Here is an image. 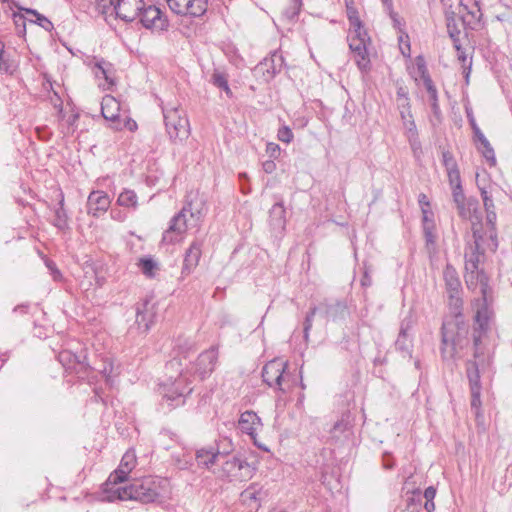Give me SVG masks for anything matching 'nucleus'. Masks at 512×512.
Masks as SVG:
<instances>
[{"mask_svg": "<svg viewBox=\"0 0 512 512\" xmlns=\"http://www.w3.org/2000/svg\"><path fill=\"white\" fill-rule=\"evenodd\" d=\"M206 198L199 191H190L182 209L171 219L168 229L163 234V240L175 243L183 238L187 230L198 228L207 213Z\"/></svg>", "mask_w": 512, "mask_h": 512, "instance_id": "f257e3e1", "label": "nucleus"}, {"mask_svg": "<svg viewBox=\"0 0 512 512\" xmlns=\"http://www.w3.org/2000/svg\"><path fill=\"white\" fill-rule=\"evenodd\" d=\"M106 492L107 495L102 496V500L108 502L136 500L143 503H152L162 498L160 483L152 478L137 480L126 487H111V491Z\"/></svg>", "mask_w": 512, "mask_h": 512, "instance_id": "f03ea898", "label": "nucleus"}, {"mask_svg": "<svg viewBox=\"0 0 512 512\" xmlns=\"http://www.w3.org/2000/svg\"><path fill=\"white\" fill-rule=\"evenodd\" d=\"M219 463L220 465L213 469V474L220 479L241 482L253 476L254 468L241 455L227 454Z\"/></svg>", "mask_w": 512, "mask_h": 512, "instance_id": "7ed1b4c3", "label": "nucleus"}, {"mask_svg": "<svg viewBox=\"0 0 512 512\" xmlns=\"http://www.w3.org/2000/svg\"><path fill=\"white\" fill-rule=\"evenodd\" d=\"M190 370L181 371L177 378H169L160 385V394L170 408H175L185 403V398L192 392L190 387Z\"/></svg>", "mask_w": 512, "mask_h": 512, "instance_id": "20e7f679", "label": "nucleus"}, {"mask_svg": "<svg viewBox=\"0 0 512 512\" xmlns=\"http://www.w3.org/2000/svg\"><path fill=\"white\" fill-rule=\"evenodd\" d=\"M347 41L358 68L363 72L368 71L370 69V59L367 46L371 43V40L363 24L349 26Z\"/></svg>", "mask_w": 512, "mask_h": 512, "instance_id": "39448f33", "label": "nucleus"}, {"mask_svg": "<svg viewBox=\"0 0 512 512\" xmlns=\"http://www.w3.org/2000/svg\"><path fill=\"white\" fill-rule=\"evenodd\" d=\"M319 311L320 316L325 321H339L345 319L348 314V307L343 301H333V302H325L320 304L319 307H313L307 313L304 323H303V337L306 342L309 340L310 330L313 325V318L315 314Z\"/></svg>", "mask_w": 512, "mask_h": 512, "instance_id": "423d86ee", "label": "nucleus"}, {"mask_svg": "<svg viewBox=\"0 0 512 512\" xmlns=\"http://www.w3.org/2000/svg\"><path fill=\"white\" fill-rule=\"evenodd\" d=\"M288 362L280 358L273 359L265 364L262 370L264 382L282 393L291 390L293 382L291 374L286 371Z\"/></svg>", "mask_w": 512, "mask_h": 512, "instance_id": "0eeeda50", "label": "nucleus"}, {"mask_svg": "<svg viewBox=\"0 0 512 512\" xmlns=\"http://www.w3.org/2000/svg\"><path fill=\"white\" fill-rule=\"evenodd\" d=\"M163 117L167 134L173 141H183L190 135L189 121L183 110L177 107H164Z\"/></svg>", "mask_w": 512, "mask_h": 512, "instance_id": "6e6552de", "label": "nucleus"}, {"mask_svg": "<svg viewBox=\"0 0 512 512\" xmlns=\"http://www.w3.org/2000/svg\"><path fill=\"white\" fill-rule=\"evenodd\" d=\"M233 451L231 439L224 437L220 439L216 446L203 447L196 451V462L199 467L211 470L217 468L221 459Z\"/></svg>", "mask_w": 512, "mask_h": 512, "instance_id": "1a4fd4ad", "label": "nucleus"}, {"mask_svg": "<svg viewBox=\"0 0 512 512\" xmlns=\"http://www.w3.org/2000/svg\"><path fill=\"white\" fill-rule=\"evenodd\" d=\"M443 278L445 281L449 306L455 315H460L463 305L461 297L462 286L456 269L452 267V265L447 264L443 271Z\"/></svg>", "mask_w": 512, "mask_h": 512, "instance_id": "9d476101", "label": "nucleus"}, {"mask_svg": "<svg viewBox=\"0 0 512 512\" xmlns=\"http://www.w3.org/2000/svg\"><path fill=\"white\" fill-rule=\"evenodd\" d=\"M486 288V285L481 286V297L475 299L472 303L473 310L475 311V333H479L474 335V345L476 347L480 342L481 333L487 331L489 321L492 317V310L490 309L486 298Z\"/></svg>", "mask_w": 512, "mask_h": 512, "instance_id": "9b49d317", "label": "nucleus"}, {"mask_svg": "<svg viewBox=\"0 0 512 512\" xmlns=\"http://www.w3.org/2000/svg\"><path fill=\"white\" fill-rule=\"evenodd\" d=\"M472 231L474 246L471 245L465 251V270L471 274V277H473L474 273H479V263L483 254L480 249L484 248V246L487 248V240L480 233L477 223H473Z\"/></svg>", "mask_w": 512, "mask_h": 512, "instance_id": "f8f14e48", "label": "nucleus"}, {"mask_svg": "<svg viewBox=\"0 0 512 512\" xmlns=\"http://www.w3.org/2000/svg\"><path fill=\"white\" fill-rule=\"evenodd\" d=\"M137 457L133 450H128L123 455L118 468L109 475L103 489V496L107 495L106 491H111V487H117L118 483L127 480L129 473L135 468Z\"/></svg>", "mask_w": 512, "mask_h": 512, "instance_id": "ddd939ff", "label": "nucleus"}, {"mask_svg": "<svg viewBox=\"0 0 512 512\" xmlns=\"http://www.w3.org/2000/svg\"><path fill=\"white\" fill-rule=\"evenodd\" d=\"M453 200L457 206L459 215L464 219H469L471 224L477 223L480 220L481 212L478 209V202L475 200H466L462 185L451 186Z\"/></svg>", "mask_w": 512, "mask_h": 512, "instance_id": "4468645a", "label": "nucleus"}, {"mask_svg": "<svg viewBox=\"0 0 512 512\" xmlns=\"http://www.w3.org/2000/svg\"><path fill=\"white\" fill-rule=\"evenodd\" d=\"M137 19L146 29L157 32L166 31L169 26L167 17L158 7L154 5L146 6L145 3Z\"/></svg>", "mask_w": 512, "mask_h": 512, "instance_id": "2eb2a0df", "label": "nucleus"}, {"mask_svg": "<svg viewBox=\"0 0 512 512\" xmlns=\"http://www.w3.org/2000/svg\"><path fill=\"white\" fill-rule=\"evenodd\" d=\"M172 12L181 16L200 17L207 11L208 0H166Z\"/></svg>", "mask_w": 512, "mask_h": 512, "instance_id": "dca6fc26", "label": "nucleus"}, {"mask_svg": "<svg viewBox=\"0 0 512 512\" xmlns=\"http://www.w3.org/2000/svg\"><path fill=\"white\" fill-rule=\"evenodd\" d=\"M238 427L242 433H245L248 436H250L255 445L262 448V446L257 443L256 437L258 432L262 430L263 423L256 412L247 410L241 413L238 420ZM263 449L267 450L264 447Z\"/></svg>", "mask_w": 512, "mask_h": 512, "instance_id": "f3484780", "label": "nucleus"}, {"mask_svg": "<svg viewBox=\"0 0 512 512\" xmlns=\"http://www.w3.org/2000/svg\"><path fill=\"white\" fill-rule=\"evenodd\" d=\"M143 7L144 0H117L113 13L125 22H132L137 19Z\"/></svg>", "mask_w": 512, "mask_h": 512, "instance_id": "a211bd4d", "label": "nucleus"}, {"mask_svg": "<svg viewBox=\"0 0 512 512\" xmlns=\"http://www.w3.org/2000/svg\"><path fill=\"white\" fill-rule=\"evenodd\" d=\"M155 312L153 306L148 301L138 304L136 307V319L132 329H136L139 334H146L154 323Z\"/></svg>", "mask_w": 512, "mask_h": 512, "instance_id": "6ab92c4d", "label": "nucleus"}, {"mask_svg": "<svg viewBox=\"0 0 512 512\" xmlns=\"http://www.w3.org/2000/svg\"><path fill=\"white\" fill-rule=\"evenodd\" d=\"M83 278L80 280V287L88 291L91 288H100L105 283V277L100 273L98 267L91 261L82 265Z\"/></svg>", "mask_w": 512, "mask_h": 512, "instance_id": "aec40b11", "label": "nucleus"}, {"mask_svg": "<svg viewBox=\"0 0 512 512\" xmlns=\"http://www.w3.org/2000/svg\"><path fill=\"white\" fill-rule=\"evenodd\" d=\"M217 359L218 351L216 348L212 347L198 356L196 363L193 364L192 369H194V372L201 379H203L212 373L215 368Z\"/></svg>", "mask_w": 512, "mask_h": 512, "instance_id": "412c9836", "label": "nucleus"}, {"mask_svg": "<svg viewBox=\"0 0 512 512\" xmlns=\"http://www.w3.org/2000/svg\"><path fill=\"white\" fill-rule=\"evenodd\" d=\"M111 204L109 195L101 190L92 191L87 198V212L93 217L106 213Z\"/></svg>", "mask_w": 512, "mask_h": 512, "instance_id": "4be33fe9", "label": "nucleus"}, {"mask_svg": "<svg viewBox=\"0 0 512 512\" xmlns=\"http://www.w3.org/2000/svg\"><path fill=\"white\" fill-rule=\"evenodd\" d=\"M101 112L103 117L112 122V127L116 130H121V119H120V104L119 102L110 95L103 97L101 102Z\"/></svg>", "mask_w": 512, "mask_h": 512, "instance_id": "5701e85b", "label": "nucleus"}, {"mask_svg": "<svg viewBox=\"0 0 512 512\" xmlns=\"http://www.w3.org/2000/svg\"><path fill=\"white\" fill-rule=\"evenodd\" d=\"M201 244L194 241L185 253L181 274L189 275L198 265L201 257Z\"/></svg>", "mask_w": 512, "mask_h": 512, "instance_id": "b1692460", "label": "nucleus"}, {"mask_svg": "<svg viewBox=\"0 0 512 512\" xmlns=\"http://www.w3.org/2000/svg\"><path fill=\"white\" fill-rule=\"evenodd\" d=\"M331 438L336 442L342 443L352 435V424L349 414H343L330 431Z\"/></svg>", "mask_w": 512, "mask_h": 512, "instance_id": "393cba45", "label": "nucleus"}, {"mask_svg": "<svg viewBox=\"0 0 512 512\" xmlns=\"http://www.w3.org/2000/svg\"><path fill=\"white\" fill-rule=\"evenodd\" d=\"M58 360L65 369L74 370L77 373L88 366V364L84 363V356L76 355L70 350H62L58 354Z\"/></svg>", "mask_w": 512, "mask_h": 512, "instance_id": "a878e982", "label": "nucleus"}, {"mask_svg": "<svg viewBox=\"0 0 512 512\" xmlns=\"http://www.w3.org/2000/svg\"><path fill=\"white\" fill-rule=\"evenodd\" d=\"M93 72L96 78H103L104 84H100L103 89H110L115 84L114 69L111 63L100 60L97 61L93 67Z\"/></svg>", "mask_w": 512, "mask_h": 512, "instance_id": "bb28decb", "label": "nucleus"}, {"mask_svg": "<svg viewBox=\"0 0 512 512\" xmlns=\"http://www.w3.org/2000/svg\"><path fill=\"white\" fill-rule=\"evenodd\" d=\"M476 183L477 187L480 190L485 210L494 209V202L492 199L494 185L488 183V175L486 173H484L483 175L477 173Z\"/></svg>", "mask_w": 512, "mask_h": 512, "instance_id": "cd10ccee", "label": "nucleus"}, {"mask_svg": "<svg viewBox=\"0 0 512 512\" xmlns=\"http://www.w3.org/2000/svg\"><path fill=\"white\" fill-rule=\"evenodd\" d=\"M286 211L281 202L274 204L270 210V226L276 233H282L286 227Z\"/></svg>", "mask_w": 512, "mask_h": 512, "instance_id": "c85d7f7f", "label": "nucleus"}, {"mask_svg": "<svg viewBox=\"0 0 512 512\" xmlns=\"http://www.w3.org/2000/svg\"><path fill=\"white\" fill-rule=\"evenodd\" d=\"M496 213L494 209L486 210V224L488 226L487 229V249H489L492 252H495L498 248V240H497V233L495 229V222H496Z\"/></svg>", "mask_w": 512, "mask_h": 512, "instance_id": "c756f323", "label": "nucleus"}, {"mask_svg": "<svg viewBox=\"0 0 512 512\" xmlns=\"http://www.w3.org/2000/svg\"><path fill=\"white\" fill-rule=\"evenodd\" d=\"M260 495L261 489L257 485L253 484L240 494V500L243 504L251 507V509H256L260 505Z\"/></svg>", "mask_w": 512, "mask_h": 512, "instance_id": "7c9ffc66", "label": "nucleus"}, {"mask_svg": "<svg viewBox=\"0 0 512 512\" xmlns=\"http://www.w3.org/2000/svg\"><path fill=\"white\" fill-rule=\"evenodd\" d=\"M442 348L441 353L444 359H452L455 356V344L449 335L446 324L442 326Z\"/></svg>", "mask_w": 512, "mask_h": 512, "instance_id": "2f4dec72", "label": "nucleus"}, {"mask_svg": "<svg viewBox=\"0 0 512 512\" xmlns=\"http://www.w3.org/2000/svg\"><path fill=\"white\" fill-rule=\"evenodd\" d=\"M17 68V63L5 50L4 44L0 41V73L12 74Z\"/></svg>", "mask_w": 512, "mask_h": 512, "instance_id": "473e14b6", "label": "nucleus"}, {"mask_svg": "<svg viewBox=\"0 0 512 512\" xmlns=\"http://www.w3.org/2000/svg\"><path fill=\"white\" fill-rule=\"evenodd\" d=\"M117 204L125 207L136 209L138 206L137 194L130 189H124L118 196Z\"/></svg>", "mask_w": 512, "mask_h": 512, "instance_id": "72a5a7b5", "label": "nucleus"}, {"mask_svg": "<svg viewBox=\"0 0 512 512\" xmlns=\"http://www.w3.org/2000/svg\"><path fill=\"white\" fill-rule=\"evenodd\" d=\"M405 135L409 141V144H410V147L412 149L414 156L417 158L420 157V155L422 153V146H421V142L419 140L416 125H412L410 123L409 124V132L405 133Z\"/></svg>", "mask_w": 512, "mask_h": 512, "instance_id": "f704fd0d", "label": "nucleus"}, {"mask_svg": "<svg viewBox=\"0 0 512 512\" xmlns=\"http://www.w3.org/2000/svg\"><path fill=\"white\" fill-rule=\"evenodd\" d=\"M461 15L464 25H466L470 29H475L479 25V22L482 17L480 8H477L475 10H468L462 13Z\"/></svg>", "mask_w": 512, "mask_h": 512, "instance_id": "c9c22d12", "label": "nucleus"}, {"mask_svg": "<svg viewBox=\"0 0 512 512\" xmlns=\"http://www.w3.org/2000/svg\"><path fill=\"white\" fill-rule=\"evenodd\" d=\"M410 327V321H403L401 323L400 332L395 342V345L399 350L408 351V330Z\"/></svg>", "mask_w": 512, "mask_h": 512, "instance_id": "e433bc0d", "label": "nucleus"}, {"mask_svg": "<svg viewBox=\"0 0 512 512\" xmlns=\"http://www.w3.org/2000/svg\"><path fill=\"white\" fill-rule=\"evenodd\" d=\"M93 369L98 371L105 378L107 383H110L114 370V365L111 359H102L97 366L93 367Z\"/></svg>", "mask_w": 512, "mask_h": 512, "instance_id": "4c0bfd02", "label": "nucleus"}, {"mask_svg": "<svg viewBox=\"0 0 512 512\" xmlns=\"http://www.w3.org/2000/svg\"><path fill=\"white\" fill-rule=\"evenodd\" d=\"M478 142L480 144L478 146V150L482 153L483 157L489 162V164L491 166L495 165L496 164V157H495L494 149L490 145V143L487 140V138L485 137V138H483L482 140H480Z\"/></svg>", "mask_w": 512, "mask_h": 512, "instance_id": "58836bf2", "label": "nucleus"}, {"mask_svg": "<svg viewBox=\"0 0 512 512\" xmlns=\"http://www.w3.org/2000/svg\"><path fill=\"white\" fill-rule=\"evenodd\" d=\"M346 6L347 18L349 21V26H358L363 24L360 20L357 9L354 7V0H344Z\"/></svg>", "mask_w": 512, "mask_h": 512, "instance_id": "ea45409f", "label": "nucleus"}, {"mask_svg": "<svg viewBox=\"0 0 512 512\" xmlns=\"http://www.w3.org/2000/svg\"><path fill=\"white\" fill-rule=\"evenodd\" d=\"M467 377L470 388H481L478 366L475 362H469L467 365Z\"/></svg>", "mask_w": 512, "mask_h": 512, "instance_id": "a19ab883", "label": "nucleus"}, {"mask_svg": "<svg viewBox=\"0 0 512 512\" xmlns=\"http://www.w3.org/2000/svg\"><path fill=\"white\" fill-rule=\"evenodd\" d=\"M138 266L147 277H153L155 275L157 263L152 258H141L138 262Z\"/></svg>", "mask_w": 512, "mask_h": 512, "instance_id": "79ce46f5", "label": "nucleus"}, {"mask_svg": "<svg viewBox=\"0 0 512 512\" xmlns=\"http://www.w3.org/2000/svg\"><path fill=\"white\" fill-rule=\"evenodd\" d=\"M26 13L30 14L34 17V19H30V21L37 23L39 26H41L46 31H51L53 29L52 22L49 19H47L45 16H43L42 14L38 13L37 11L27 9Z\"/></svg>", "mask_w": 512, "mask_h": 512, "instance_id": "37998d69", "label": "nucleus"}, {"mask_svg": "<svg viewBox=\"0 0 512 512\" xmlns=\"http://www.w3.org/2000/svg\"><path fill=\"white\" fill-rule=\"evenodd\" d=\"M59 117H62L61 126L66 129L65 133L74 131V125L78 120V114L72 113L67 118L64 117L62 109L59 110Z\"/></svg>", "mask_w": 512, "mask_h": 512, "instance_id": "c03bdc74", "label": "nucleus"}, {"mask_svg": "<svg viewBox=\"0 0 512 512\" xmlns=\"http://www.w3.org/2000/svg\"><path fill=\"white\" fill-rule=\"evenodd\" d=\"M212 82L218 88L223 89L228 96L232 95L231 89L228 85L227 78L225 77L224 74L214 73L212 76Z\"/></svg>", "mask_w": 512, "mask_h": 512, "instance_id": "a18cd8bd", "label": "nucleus"}, {"mask_svg": "<svg viewBox=\"0 0 512 512\" xmlns=\"http://www.w3.org/2000/svg\"><path fill=\"white\" fill-rule=\"evenodd\" d=\"M447 29L449 36L453 40L454 47L457 49V51L460 50V43H459V35L460 31L457 29L455 24H452V19L447 18Z\"/></svg>", "mask_w": 512, "mask_h": 512, "instance_id": "49530a36", "label": "nucleus"}, {"mask_svg": "<svg viewBox=\"0 0 512 512\" xmlns=\"http://www.w3.org/2000/svg\"><path fill=\"white\" fill-rule=\"evenodd\" d=\"M97 8L103 14H113L114 6L117 0H95Z\"/></svg>", "mask_w": 512, "mask_h": 512, "instance_id": "de8ad7c7", "label": "nucleus"}, {"mask_svg": "<svg viewBox=\"0 0 512 512\" xmlns=\"http://www.w3.org/2000/svg\"><path fill=\"white\" fill-rule=\"evenodd\" d=\"M302 7V0H291L290 6L285 10V15L289 19H294L298 16Z\"/></svg>", "mask_w": 512, "mask_h": 512, "instance_id": "09e8293b", "label": "nucleus"}, {"mask_svg": "<svg viewBox=\"0 0 512 512\" xmlns=\"http://www.w3.org/2000/svg\"><path fill=\"white\" fill-rule=\"evenodd\" d=\"M400 117L403 122V127L405 129V133L409 132V124L416 125L415 121L413 120V116L410 109H401L399 110Z\"/></svg>", "mask_w": 512, "mask_h": 512, "instance_id": "8fccbe9b", "label": "nucleus"}, {"mask_svg": "<svg viewBox=\"0 0 512 512\" xmlns=\"http://www.w3.org/2000/svg\"><path fill=\"white\" fill-rule=\"evenodd\" d=\"M277 137L281 142L290 143L294 135L288 126H283L278 130Z\"/></svg>", "mask_w": 512, "mask_h": 512, "instance_id": "3c124183", "label": "nucleus"}, {"mask_svg": "<svg viewBox=\"0 0 512 512\" xmlns=\"http://www.w3.org/2000/svg\"><path fill=\"white\" fill-rule=\"evenodd\" d=\"M270 62L272 63V74H276L281 65H282V57L277 52H274L271 56ZM269 60H265L264 65L268 67Z\"/></svg>", "mask_w": 512, "mask_h": 512, "instance_id": "603ef678", "label": "nucleus"}, {"mask_svg": "<svg viewBox=\"0 0 512 512\" xmlns=\"http://www.w3.org/2000/svg\"><path fill=\"white\" fill-rule=\"evenodd\" d=\"M448 175V180L451 186H456L461 184L460 172L458 166L455 168H451L446 170Z\"/></svg>", "mask_w": 512, "mask_h": 512, "instance_id": "864d4df0", "label": "nucleus"}, {"mask_svg": "<svg viewBox=\"0 0 512 512\" xmlns=\"http://www.w3.org/2000/svg\"><path fill=\"white\" fill-rule=\"evenodd\" d=\"M432 109V115L430 117V123L433 126H437L441 123V110L438 103L430 104Z\"/></svg>", "mask_w": 512, "mask_h": 512, "instance_id": "5fc2aeb1", "label": "nucleus"}, {"mask_svg": "<svg viewBox=\"0 0 512 512\" xmlns=\"http://www.w3.org/2000/svg\"><path fill=\"white\" fill-rule=\"evenodd\" d=\"M479 7L477 0H460V13H464L468 10H475Z\"/></svg>", "mask_w": 512, "mask_h": 512, "instance_id": "6e6d98bb", "label": "nucleus"}, {"mask_svg": "<svg viewBox=\"0 0 512 512\" xmlns=\"http://www.w3.org/2000/svg\"><path fill=\"white\" fill-rule=\"evenodd\" d=\"M442 160L446 170L457 167V163L453 155L448 151H444L442 153Z\"/></svg>", "mask_w": 512, "mask_h": 512, "instance_id": "4d7b16f0", "label": "nucleus"}, {"mask_svg": "<svg viewBox=\"0 0 512 512\" xmlns=\"http://www.w3.org/2000/svg\"><path fill=\"white\" fill-rule=\"evenodd\" d=\"M45 264H46V267L49 269L50 271V274L52 275L53 279L55 281H59L61 280L62 278V274L61 272L58 270V268L56 267L55 263L52 262L51 260H46L45 261Z\"/></svg>", "mask_w": 512, "mask_h": 512, "instance_id": "13d9d810", "label": "nucleus"}, {"mask_svg": "<svg viewBox=\"0 0 512 512\" xmlns=\"http://www.w3.org/2000/svg\"><path fill=\"white\" fill-rule=\"evenodd\" d=\"M471 390V406L474 408H478L481 404L480 401V392L481 388H470Z\"/></svg>", "mask_w": 512, "mask_h": 512, "instance_id": "bf43d9fd", "label": "nucleus"}, {"mask_svg": "<svg viewBox=\"0 0 512 512\" xmlns=\"http://www.w3.org/2000/svg\"><path fill=\"white\" fill-rule=\"evenodd\" d=\"M468 117H469V122H470V124L472 126V129H473L474 135L476 137V140L480 141L483 138H485V135L482 133L480 128L477 126V124L475 122V119L472 116H470L469 114H468Z\"/></svg>", "mask_w": 512, "mask_h": 512, "instance_id": "052dcab7", "label": "nucleus"}, {"mask_svg": "<svg viewBox=\"0 0 512 512\" xmlns=\"http://www.w3.org/2000/svg\"><path fill=\"white\" fill-rule=\"evenodd\" d=\"M121 125H122V128L125 127L130 131H134L137 128V123L134 120L129 119V118H126L123 121L121 120Z\"/></svg>", "mask_w": 512, "mask_h": 512, "instance_id": "680f3d73", "label": "nucleus"}, {"mask_svg": "<svg viewBox=\"0 0 512 512\" xmlns=\"http://www.w3.org/2000/svg\"><path fill=\"white\" fill-rule=\"evenodd\" d=\"M424 85L426 87L428 95L437 92V90L429 76L424 77Z\"/></svg>", "mask_w": 512, "mask_h": 512, "instance_id": "e2e57ef3", "label": "nucleus"}, {"mask_svg": "<svg viewBox=\"0 0 512 512\" xmlns=\"http://www.w3.org/2000/svg\"><path fill=\"white\" fill-rule=\"evenodd\" d=\"M262 167L266 173L270 174L275 171L276 164L272 160H267L263 163Z\"/></svg>", "mask_w": 512, "mask_h": 512, "instance_id": "0e129e2a", "label": "nucleus"}, {"mask_svg": "<svg viewBox=\"0 0 512 512\" xmlns=\"http://www.w3.org/2000/svg\"><path fill=\"white\" fill-rule=\"evenodd\" d=\"M396 101H397V106H398L399 110L410 109V103H409L408 97H402L400 100L397 99Z\"/></svg>", "mask_w": 512, "mask_h": 512, "instance_id": "69168bd1", "label": "nucleus"}, {"mask_svg": "<svg viewBox=\"0 0 512 512\" xmlns=\"http://www.w3.org/2000/svg\"><path fill=\"white\" fill-rule=\"evenodd\" d=\"M436 495V489L433 486H429L424 491V497L426 500H434Z\"/></svg>", "mask_w": 512, "mask_h": 512, "instance_id": "338daca9", "label": "nucleus"}, {"mask_svg": "<svg viewBox=\"0 0 512 512\" xmlns=\"http://www.w3.org/2000/svg\"><path fill=\"white\" fill-rule=\"evenodd\" d=\"M110 215L112 219L120 222L124 221L125 219V215L120 210L112 209Z\"/></svg>", "mask_w": 512, "mask_h": 512, "instance_id": "774afa93", "label": "nucleus"}]
</instances>
